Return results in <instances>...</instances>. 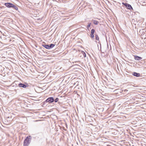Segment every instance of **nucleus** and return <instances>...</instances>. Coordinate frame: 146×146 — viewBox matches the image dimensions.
Returning a JSON list of instances; mask_svg holds the SVG:
<instances>
[{"label":"nucleus","mask_w":146,"mask_h":146,"mask_svg":"<svg viewBox=\"0 0 146 146\" xmlns=\"http://www.w3.org/2000/svg\"><path fill=\"white\" fill-rule=\"evenodd\" d=\"M31 137H27L24 140L23 143L24 146H28L30 143L31 140Z\"/></svg>","instance_id":"1"},{"label":"nucleus","mask_w":146,"mask_h":146,"mask_svg":"<svg viewBox=\"0 0 146 146\" xmlns=\"http://www.w3.org/2000/svg\"><path fill=\"white\" fill-rule=\"evenodd\" d=\"M122 4L125 5L128 9L129 10L133 9V8L131 5L127 3H122Z\"/></svg>","instance_id":"2"},{"label":"nucleus","mask_w":146,"mask_h":146,"mask_svg":"<svg viewBox=\"0 0 146 146\" xmlns=\"http://www.w3.org/2000/svg\"><path fill=\"white\" fill-rule=\"evenodd\" d=\"M54 101V99L53 97H50L48 98L46 100V102L49 103H52Z\"/></svg>","instance_id":"3"},{"label":"nucleus","mask_w":146,"mask_h":146,"mask_svg":"<svg viewBox=\"0 0 146 146\" xmlns=\"http://www.w3.org/2000/svg\"><path fill=\"white\" fill-rule=\"evenodd\" d=\"M5 5L7 7L9 8H12V7H13V4L9 3H5Z\"/></svg>","instance_id":"4"},{"label":"nucleus","mask_w":146,"mask_h":146,"mask_svg":"<svg viewBox=\"0 0 146 146\" xmlns=\"http://www.w3.org/2000/svg\"><path fill=\"white\" fill-rule=\"evenodd\" d=\"M18 86L19 87H22L24 88H26L28 86V85L27 84L25 85L22 83L19 84Z\"/></svg>","instance_id":"5"},{"label":"nucleus","mask_w":146,"mask_h":146,"mask_svg":"<svg viewBox=\"0 0 146 146\" xmlns=\"http://www.w3.org/2000/svg\"><path fill=\"white\" fill-rule=\"evenodd\" d=\"M134 59L137 60H140L142 59V58L141 57L138 56H134Z\"/></svg>","instance_id":"6"},{"label":"nucleus","mask_w":146,"mask_h":146,"mask_svg":"<svg viewBox=\"0 0 146 146\" xmlns=\"http://www.w3.org/2000/svg\"><path fill=\"white\" fill-rule=\"evenodd\" d=\"M133 75L136 76V77H139L140 76V74L139 73H137L136 72H134L132 73Z\"/></svg>","instance_id":"7"},{"label":"nucleus","mask_w":146,"mask_h":146,"mask_svg":"<svg viewBox=\"0 0 146 146\" xmlns=\"http://www.w3.org/2000/svg\"><path fill=\"white\" fill-rule=\"evenodd\" d=\"M42 46L47 49H49V45L42 44Z\"/></svg>","instance_id":"8"},{"label":"nucleus","mask_w":146,"mask_h":146,"mask_svg":"<svg viewBox=\"0 0 146 146\" xmlns=\"http://www.w3.org/2000/svg\"><path fill=\"white\" fill-rule=\"evenodd\" d=\"M55 46L54 44H51L49 45V49L52 48Z\"/></svg>","instance_id":"9"},{"label":"nucleus","mask_w":146,"mask_h":146,"mask_svg":"<svg viewBox=\"0 0 146 146\" xmlns=\"http://www.w3.org/2000/svg\"><path fill=\"white\" fill-rule=\"evenodd\" d=\"M92 21L94 24L95 25H97L98 24V21L95 20H92Z\"/></svg>","instance_id":"10"},{"label":"nucleus","mask_w":146,"mask_h":146,"mask_svg":"<svg viewBox=\"0 0 146 146\" xmlns=\"http://www.w3.org/2000/svg\"><path fill=\"white\" fill-rule=\"evenodd\" d=\"M13 7H12V8H13L14 9H15L16 10H17L18 9V7L17 6L14 5L13 4Z\"/></svg>","instance_id":"11"},{"label":"nucleus","mask_w":146,"mask_h":146,"mask_svg":"<svg viewBox=\"0 0 146 146\" xmlns=\"http://www.w3.org/2000/svg\"><path fill=\"white\" fill-rule=\"evenodd\" d=\"M96 40H99V38L98 35L96 34H95Z\"/></svg>","instance_id":"12"},{"label":"nucleus","mask_w":146,"mask_h":146,"mask_svg":"<svg viewBox=\"0 0 146 146\" xmlns=\"http://www.w3.org/2000/svg\"><path fill=\"white\" fill-rule=\"evenodd\" d=\"M88 24L87 26V28L88 29V28H89L90 27L91 25V23H88Z\"/></svg>","instance_id":"13"},{"label":"nucleus","mask_w":146,"mask_h":146,"mask_svg":"<svg viewBox=\"0 0 146 146\" xmlns=\"http://www.w3.org/2000/svg\"><path fill=\"white\" fill-rule=\"evenodd\" d=\"M95 33V30L94 29H92L91 30V33L94 34V33Z\"/></svg>","instance_id":"14"},{"label":"nucleus","mask_w":146,"mask_h":146,"mask_svg":"<svg viewBox=\"0 0 146 146\" xmlns=\"http://www.w3.org/2000/svg\"><path fill=\"white\" fill-rule=\"evenodd\" d=\"M59 100V99L58 98H56L55 99H54V101L55 102H57Z\"/></svg>","instance_id":"15"},{"label":"nucleus","mask_w":146,"mask_h":146,"mask_svg":"<svg viewBox=\"0 0 146 146\" xmlns=\"http://www.w3.org/2000/svg\"><path fill=\"white\" fill-rule=\"evenodd\" d=\"M90 37L92 38H94V34L91 33L90 34Z\"/></svg>","instance_id":"16"},{"label":"nucleus","mask_w":146,"mask_h":146,"mask_svg":"<svg viewBox=\"0 0 146 146\" xmlns=\"http://www.w3.org/2000/svg\"><path fill=\"white\" fill-rule=\"evenodd\" d=\"M82 53L83 54V55L84 56V57H86V54L84 52H83Z\"/></svg>","instance_id":"17"}]
</instances>
